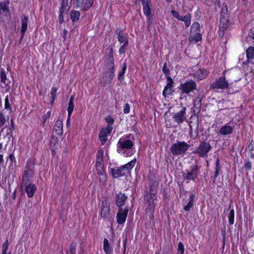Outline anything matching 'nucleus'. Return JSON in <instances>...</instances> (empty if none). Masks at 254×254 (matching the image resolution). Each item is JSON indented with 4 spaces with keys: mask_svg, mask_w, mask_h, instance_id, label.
<instances>
[{
    "mask_svg": "<svg viewBox=\"0 0 254 254\" xmlns=\"http://www.w3.org/2000/svg\"><path fill=\"white\" fill-rule=\"evenodd\" d=\"M114 59L111 49V53L107 59L106 67L104 69L103 76L100 79V83L103 86H105L108 83H111L115 76Z\"/></svg>",
    "mask_w": 254,
    "mask_h": 254,
    "instance_id": "nucleus-1",
    "label": "nucleus"
},
{
    "mask_svg": "<svg viewBox=\"0 0 254 254\" xmlns=\"http://www.w3.org/2000/svg\"><path fill=\"white\" fill-rule=\"evenodd\" d=\"M158 185L156 182H152L150 186L149 192L144 195V199L146 201L148 207L147 211L149 212L151 215L153 216L155 204H156V193L157 192Z\"/></svg>",
    "mask_w": 254,
    "mask_h": 254,
    "instance_id": "nucleus-2",
    "label": "nucleus"
},
{
    "mask_svg": "<svg viewBox=\"0 0 254 254\" xmlns=\"http://www.w3.org/2000/svg\"><path fill=\"white\" fill-rule=\"evenodd\" d=\"M25 168L21 183V187L27 186L34 175V162L33 160L29 159L27 161Z\"/></svg>",
    "mask_w": 254,
    "mask_h": 254,
    "instance_id": "nucleus-3",
    "label": "nucleus"
},
{
    "mask_svg": "<svg viewBox=\"0 0 254 254\" xmlns=\"http://www.w3.org/2000/svg\"><path fill=\"white\" fill-rule=\"evenodd\" d=\"M190 147V145L185 141H177L170 148V151L174 155L184 156Z\"/></svg>",
    "mask_w": 254,
    "mask_h": 254,
    "instance_id": "nucleus-4",
    "label": "nucleus"
},
{
    "mask_svg": "<svg viewBox=\"0 0 254 254\" xmlns=\"http://www.w3.org/2000/svg\"><path fill=\"white\" fill-rule=\"evenodd\" d=\"M220 18L219 36L220 37H223L224 35L225 31L229 26V21L228 20V15L227 13V8L225 9L223 8H222Z\"/></svg>",
    "mask_w": 254,
    "mask_h": 254,
    "instance_id": "nucleus-5",
    "label": "nucleus"
},
{
    "mask_svg": "<svg viewBox=\"0 0 254 254\" xmlns=\"http://www.w3.org/2000/svg\"><path fill=\"white\" fill-rule=\"evenodd\" d=\"M211 149V146L209 143L202 141L194 152L198 154L199 157H205L207 156V154Z\"/></svg>",
    "mask_w": 254,
    "mask_h": 254,
    "instance_id": "nucleus-6",
    "label": "nucleus"
},
{
    "mask_svg": "<svg viewBox=\"0 0 254 254\" xmlns=\"http://www.w3.org/2000/svg\"><path fill=\"white\" fill-rule=\"evenodd\" d=\"M229 87L228 82L226 81L225 76L217 78L214 82L210 84V89H224Z\"/></svg>",
    "mask_w": 254,
    "mask_h": 254,
    "instance_id": "nucleus-7",
    "label": "nucleus"
},
{
    "mask_svg": "<svg viewBox=\"0 0 254 254\" xmlns=\"http://www.w3.org/2000/svg\"><path fill=\"white\" fill-rule=\"evenodd\" d=\"M171 14L172 16L178 20L183 21L186 27L190 26L191 23V15L190 13H187L185 16H181L179 12L175 10H172Z\"/></svg>",
    "mask_w": 254,
    "mask_h": 254,
    "instance_id": "nucleus-8",
    "label": "nucleus"
},
{
    "mask_svg": "<svg viewBox=\"0 0 254 254\" xmlns=\"http://www.w3.org/2000/svg\"><path fill=\"white\" fill-rule=\"evenodd\" d=\"M196 89V84L192 80L187 81L181 85L180 90L183 93L189 94Z\"/></svg>",
    "mask_w": 254,
    "mask_h": 254,
    "instance_id": "nucleus-9",
    "label": "nucleus"
},
{
    "mask_svg": "<svg viewBox=\"0 0 254 254\" xmlns=\"http://www.w3.org/2000/svg\"><path fill=\"white\" fill-rule=\"evenodd\" d=\"M93 0H74L75 7L83 11H87L92 5Z\"/></svg>",
    "mask_w": 254,
    "mask_h": 254,
    "instance_id": "nucleus-10",
    "label": "nucleus"
},
{
    "mask_svg": "<svg viewBox=\"0 0 254 254\" xmlns=\"http://www.w3.org/2000/svg\"><path fill=\"white\" fill-rule=\"evenodd\" d=\"M186 108L182 107L181 109L173 115V119L175 122L178 124L182 123L187 118Z\"/></svg>",
    "mask_w": 254,
    "mask_h": 254,
    "instance_id": "nucleus-11",
    "label": "nucleus"
},
{
    "mask_svg": "<svg viewBox=\"0 0 254 254\" xmlns=\"http://www.w3.org/2000/svg\"><path fill=\"white\" fill-rule=\"evenodd\" d=\"M167 83L164 88L163 91V95L164 97H166L169 95H171L174 91L173 89V84L174 83L172 78L170 76L167 77Z\"/></svg>",
    "mask_w": 254,
    "mask_h": 254,
    "instance_id": "nucleus-12",
    "label": "nucleus"
},
{
    "mask_svg": "<svg viewBox=\"0 0 254 254\" xmlns=\"http://www.w3.org/2000/svg\"><path fill=\"white\" fill-rule=\"evenodd\" d=\"M118 145L119 148L118 149V152H120L122 149H130L133 146L132 141L129 139H126L125 138H120L118 141Z\"/></svg>",
    "mask_w": 254,
    "mask_h": 254,
    "instance_id": "nucleus-13",
    "label": "nucleus"
},
{
    "mask_svg": "<svg viewBox=\"0 0 254 254\" xmlns=\"http://www.w3.org/2000/svg\"><path fill=\"white\" fill-rule=\"evenodd\" d=\"M128 209L127 207L125 208H120L117 214V222L118 223L122 224L124 223L128 213Z\"/></svg>",
    "mask_w": 254,
    "mask_h": 254,
    "instance_id": "nucleus-14",
    "label": "nucleus"
},
{
    "mask_svg": "<svg viewBox=\"0 0 254 254\" xmlns=\"http://www.w3.org/2000/svg\"><path fill=\"white\" fill-rule=\"evenodd\" d=\"M197 167L196 166L192 167L191 171L188 173H183V177L184 180H195L197 177Z\"/></svg>",
    "mask_w": 254,
    "mask_h": 254,
    "instance_id": "nucleus-15",
    "label": "nucleus"
},
{
    "mask_svg": "<svg viewBox=\"0 0 254 254\" xmlns=\"http://www.w3.org/2000/svg\"><path fill=\"white\" fill-rule=\"evenodd\" d=\"M111 127H107L102 128L99 132V138L101 140V144L103 145L106 142L107 139V135L111 133Z\"/></svg>",
    "mask_w": 254,
    "mask_h": 254,
    "instance_id": "nucleus-16",
    "label": "nucleus"
},
{
    "mask_svg": "<svg viewBox=\"0 0 254 254\" xmlns=\"http://www.w3.org/2000/svg\"><path fill=\"white\" fill-rule=\"evenodd\" d=\"M127 196L125 193L119 192L116 196V204L120 208L124 205L125 201L127 199Z\"/></svg>",
    "mask_w": 254,
    "mask_h": 254,
    "instance_id": "nucleus-17",
    "label": "nucleus"
},
{
    "mask_svg": "<svg viewBox=\"0 0 254 254\" xmlns=\"http://www.w3.org/2000/svg\"><path fill=\"white\" fill-rule=\"evenodd\" d=\"M0 78L1 82L3 83V84H4L6 85V87H7L6 91H8L10 87V81L7 79L5 71L3 68H1L0 69Z\"/></svg>",
    "mask_w": 254,
    "mask_h": 254,
    "instance_id": "nucleus-18",
    "label": "nucleus"
},
{
    "mask_svg": "<svg viewBox=\"0 0 254 254\" xmlns=\"http://www.w3.org/2000/svg\"><path fill=\"white\" fill-rule=\"evenodd\" d=\"M117 34L118 35V39L119 42L120 43H123L124 46H127L128 44V40L127 39V34L124 33L121 30L117 32Z\"/></svg>",
    "mask_w": 254,
    "mask_h": 254,
    "instance_id": "nucleus-19",
    "label": "nucleus"
},
{
    "mask_svg": "<svg viewBox=\"0 0 254 254\" xmlns=\"http://www.w3.org/2000/svg\"><path fill=\"white\" fill-rule=\"evenodd\" d=\"M63 124L61 120H57L54 126V130L57 132V134L59 136H62L63 133Z\"/></svg>",
    "mask_w": 254,
    "mask_h": 254,
    "instance_id": "nucleus-20",
    "label": "nucleus"
},
{
    "mask_svg": "<svg viewBox=\"0 0 254 254\" xmlns=\"http://www.w3.org/2000/svg\"><path fill=\"white\" fill-rule=\"evenodd\" d=\"M233 128L226 124L222 126L219 130V133L222 135H227L231 134L233 132Z\"/></svg>",
    "mask_w": 254,
    "mask_h": 254,
    "instance_id": "nucleus-21",
    "label": "nucleus"
},
{
    "mask_svg": "<svg viewBox=\"0 0 254 254\" xmlns=\"http://www.w3.org/2000/svg\"><path fill=\"white\" fill-rule=\"evenodd\" d=\"M24 187H25V191L28 197H32L34 195L36 190L35 185L33 184L28 183L27 186H24Z\"/></svg>",
    "mask_w": 254,
    "mask_h": 254,
    "instance_id": "nucleus-22",
    "label": "nucleus"
},
{
    "mask_svg": "<svg viewBox=\"0 0 254 254\" xmlns=\"http://www.w3.org/2000/svg\"><path fill=\"white\" fill-rule=\"evenodd\" d=\"M28 21V17H24L21 20V29L20 31V33L21 35V39H22L25 34V32H26L27 29V23Z\"/></svg>",
    "mask_w": 254,
    "mask_h": 254,
    "instance_id": "nucleus-23",
    "label": "nucleus"
},
{
    "mask_svg": "<svg viewBox=\"0 0 254 254\" xmlns=\"http://www.w3.org/2000/svg\"><path fill=\"white\" fill-rule=\"evenodd\" d=\"M195 197V195L193 193H191L190 195L189 198V202L188 204L184 206V209L186 211H189L190 210V208L194 205V198Z\"/></svg>",
    "mask_w": 254,
    "mask_h": 254,
    "instance_id": "nucleus-24",
    "label": "nucleus"
},
{
    "mask_svg": "<svg viewBox=\"0 0 254 254\" xmlns=\"http://www.w3.org/2000/svg\"><path fill=\"white\" fill-rule=\"evenodd\" d=\"M113 176L114 178H118L124 175L126 173L124 168L122 166L118 169L113 170L112 171Z\"/></svg>",
    "mask_w": 254,
    "mask_h": 254,
    "instance_id": "nucleus-25",
    "label": "nucleus"
},
{
    "mask_svg": "<svg viewBox=\"0 0 254 254\" xmlns=\"http://www.w3.org/2000/svg\"><path fill=\"white\" fill-rule=\"evenodd\" d=\"M70 19L72 21V22H77L80 17V13L78 11L72 10L71 11L70 13Z\"/></svg>",
    "mask_w": 254,
    "mask_h": 254,
    "instance_id": "nucleus-26",
    "label": "nucleus"
},
{
    "mask_svg": "<svg viewBox=\"0 0 254 254\" xmlns=\"http://www.w3.org/2000/svg\"><path fill=\"white\" fill-rule=\"evenodd\" d=\"M136 159H134L128 163L125 164L122 167L124 168L125 172H128L134 166L136 163Z\"/></svg>",
    "mask_w": 254,
    "mask_h": 254,
    "instance_id": "nucleus-27",
    "label": "nucleus"
},
{
    "mask_svg": "<svg viewBox=\"0 0 254 254\" xmlns=\"http://www.w3.org/2000/svg\"><path fill=\"white\" fill-rule=\"evenodd\" d=\"M103 249H104L105 252L107 254H110L112 252V249L111 248V247L109 245L108 240L106 238H105L104 239Z\"/></svg>",
    "mask_w": 254,
    "mask_h": 254,
    "instance_id": "nucleus-28",
    "label": "nucleus"
},
{
    "mask_svg": "<svg viewBox=\"0 0 254 254\" xmlns=\"http://www.w3.org/2000/svg\"><path fill=\"white\" fill-rule=\"evenodd\" d=\"M74 97L73 96H71L70 97L69 102H68V107L67 108V112L68 115L69 116H70L72 112L73 111V110L74 109V104H73V100H74Z\"/></svg>",
    "mask_w": 254,
    "mask_h": 254,
    "instance_id": "nucleus-29",
    "label": "nucleus"
},
{
    "mask_svg": "<svg viewBox=\"0 0 254 254\" xmlns=\"http://www.w3.org/2000/svg\"><path fill=\"white\" fill-rule=\"evenodd\" d=\"M110 213V208L108 205L103 206L101 212V216L102 218H105L108 217Z\"/></svg>",
    "mask_w": 254,
    "mask_h": 254,
    "instance_id": "nucleus-30",
    "label": "nucleus"
},
{
    "mask_svg": "<svg viewBox=\"0 0 254 254\" xmlns=\"http://www.w3.org/2000/svg\"><path fill=\"white\" fill-rule=\"evenodd\" d=\"M142 4L143 7V12L144 13L146 16H149L151 14V9L150 8L148 4V1L145 2L143 1V2L142 3Z\"/></svg>",
    "mask_w": 254,
    "mask_h": 254,
    "instance_id": "nucleus-31",
    "label": "nucleus"
},
{
    "mask_svg": "<svg viewBox=\"0 0 254 254\" xmlns=\"http://www.w3.org/2000/svg\"><path fill=\"white\" fill-rule=\"evenodd\" d=\"M247 57L248 60L253 59L254 58V48L250 47L246 51Z\"/></svg>",
    "mask_w": 254,
    "mask_h": 254,
    "instance_id": "nucleus-32",
    "label": "nucleus"
},
{
    "mask_svg": "<svg viewBox=\"0 0 254 254\" xmlns=\"http://www.w3.org/2000/svg\"><path fill=\"white\" fill-rule=\"evenodd\" d=\"M221 169V167L220 166L219 160L218 157L217 158L216 161V166H215V174H214V179L213 180V183H215L216 178L218 177L219 171Z\"/></svg>",
    "mask_w": 254,
    "mask_h": 254,
    "instance_id": "nucleus-33",
    "label": "nucleus"
},
{
    "mask_svg": "<svg viewBox=\"0 0 254 254\" xmlns=\"http://www.w3.org/2000/svg\"><path fill=\"white\" fill-rule=\"evenodd\" d=\"M201 97H200V95H199L194 101V107L197 110H199L201 108Z\"/></svg>",
    "mask_w": 254,
    "mask_h": 254,
    "instance_id": "nucleus-34",
    "label": "nucleus"
},
{
    "mask_svg": "<svg viewBox=\"0 0 254 254\" xmlns=\"http://www.w3.org/2000/svg\"><path fill=\"white\" fill-rule=\"evenodd\" d=\"M199 31V24L197 22L193 23L190 28V33L198 32Z\"/></svg>",
    "mask_w": 254,
    "mask_h": 254,
    "instance_id": "nucleus-35",
    "label": "nucleus"
},
{
    "mask_svg": "<svg viewBox=\"0 0 254 254\" xmlns=\"http://www.w3.org/2000/svg\"><path fill=\"white\" fill-rule=\"evenodd\" d=\"M127 69V64L126 63H124L123 64V68L122 70L120 71L118 74V79L119 80L122 81L124 79V76L125 73V71Z\"/></svg>",
    "mask_w": 254,
    "mask_h": 254,
    "instance_id": "nucleus-36",
    "label": "nucleus"
},
{
    "mask_svg": "<svg viewBox=\"0 0 254 254\" xmlns=\"http://www.w3.org/2000/svg\"><path fill=\"white\" fill-rule=\"evenodd\" d=\"M190 38L192 40H194L195 42H198L201 40V35L198 32H195L191 34Z\"/></svg>",
    "mask_w": 254,
    "mask_h": 254,
    "instance_id": "nucleus-37",
    "label": "nucleus"
},
{
    "mask_svg": "<svg viewBox=\"0 0 254 254\" xmlns=\"http://www.w3.org/2000/svg\"><path fill=\"white\" fill-rule=\"evenodd\" d=\"M54 139H53L50 141V148L52 150L53 154L55 152V150L58 149L59 147V144L54 141Z\"/></svg>",
    "mask_w": 254,
    "mask_h": 254,
    "instance_id": "nucleus-38",
    "label": "nucleus"
},
{
    "mask_svg": "<svg viewBox=\"0 0 254 254\" xmlns=\"http://www.w3.org/2000/svg\"><path fill=\"white\" fill-rule=\"evenodd\" d=\"M229 223L230 225H233L234 222V210L231 209L228 216Z\"/></svg>",
    "mask_w": 254,
    "mask_h": 254,
    "instance_id": "nucleus-39",
    "label": "nucleus"
},
{
    "mask_svg": "<svg viewBox=\"0 0 254 254\" xmlns=\"http://www.w3.org/2000/svg\"><path fill=\"white\" fill-rule=\"evenodd\" d=\"M68 0H62V6L60 10L65 11L68 10Z\"/></svg>",
    "mask_w": 254,
    "mask_h": 254,
    "instance_id": "nucleus-40",
    "label": "nucleus"
},
{
    "mask_svg": "<svg viewBox=\"0 0 254 254\" xmlns=\"http://www.w3.org/2000/svg\"><path fill=\"white\" fill-rule=\"evenodd\" d=\"M51 115V112L48 111L42 116V120H43L42 126H43V127L45 126L46 122H47V120L50 117Z\"/></svg>",
    "mask_w": 254,
    "mask_h": 254,
    "instance_id": "nucleus-41",
    "label": "nucleus"
},
{
    "mask_svg": "<svg viewBox=\"0 0 254 254\" xmlns=\"http://www.w3.org/2000/svg\"><path fill=\"white\" fill-rule=\"evenodd\" d=\"M57 90H58V89L56 87H53L51 89V98L52 99V103H53L54 102L55 99H56Z\"/></svg>",
    "mask_w": 254,
    "mask_h": 254,
    "instance_id": "nucleus-42",
    "label": "nucleus"
},
{
    "mask_svg": "<svg viewBox=\"0 0 254 254\" xmlns=\"http://www.w3.org/2000/svg\"><path fill=\"white\" fill-rule=\"evenodd\" d=\"M76 243H72L70 246V249L69 252H68V254L69 253V254H75L76 251Z\"/></svg>",
    "mask_w": 254,
    "mask_h": 254,
    "instance_id": "nucleus-43",
    "label": "nucleus"
},
{
    "mask_svg": "<svg viewBox=\"0 0 254 254\" xmlns=\"http://www.w3.org/2000/svg\"><path fill=\"white\" fill-rule=\"evenodd\" d=\"M106 121L108 123L107 127H111V130H112V129H113L112 125H113V123L114 122V119L110 117H108L106 118Z\"/></svg>",
    "mask_w": 254,
    "mask_h": 254,
    "instance_id": "nucleus-44",
    "label": "nucleus"
},
{
    "mask_svg": "<svg viewBox=\"0 0 254 254\" xmlns=\"http://www.w3.org/2000/svg\"><path fill=\"white\" fill-rule=\"evenodd\" d=\"M4 108L5 109L9 110L10 111H11L12 108L10 106L9 103V99L8 97L7 96L4 100Z\"/></svg>",
    "mask_w": 254,
    "mask_h": 254,
    "instance_id": "nucleus-45",
    "label": "nucleus"
},
{
    "mask_svg": "<svg viewBox=\"0 0 254 254\" xmlns=\"http://www.w3.org/2000/svg\"><path fill=\"white\" fill-rule=\"evenodd\" d=\"M162 71L166 75L169 76L168 75L170 74V70L168 67L167 66L166 63H165L164 64V65L162 68Z\"/></svg>",
    "mask_w": 254,
    "mask_h": 254,
    "instance_id": "nucleus-46",
    "label": "nucleus"
},
{
    "mask_svg": "<svg viewBox=\"0 0 254 254\" xmlns=\"http://www.w3.org/2000/svg\"><path fill=\"white\" fill-rule=\"evenodd\" d=\"M5 117L2 112H0V127H1L5 123Z\"/></svg>",
    "mask_w": 254,
    "mask_h": 254,
    "instance_id": "nucleus-47",
    "label": "nucleus"
},
{
    "mask_svg": "<svg viewBox=\"0 0 254 254\" xmlns=\"http://www.w3.org/2000/svg\"><path fill=\"white\" fill-rule=\"evenodd\" d=\"M178 253H179L180 254H184V247L183 244L181 242H180L179 243L178 247Z\"/></svg>",
    "mask_w": 254,
    "mask_h": 254,
    "instance_id": "nucleus-48",
    "label": "nucleus"
},
{
    "mask_svg": "<svg viewBox=\"0 0 254 254\" xmlns=\"http://www.w3.org/2000/svg\"><path fill=\"white\" fill-rule=\"evenodd\" d=\"M0 10L3 12H7L8 11V8L5 3H0Z\"/></svg>",
    "mask_w": 254,
    "mask_h": 254,
    "instance_id": "nucleus-49",
    "label": "nucleus"
},
{
    "mask_svg": "<svg viewBox=\"0 0 254 254\" xmlns=\"http://www.w3.org/2000/svg\"><path fill=\"white\" fill-rule=\"evenodd\" d=\"M191 123L189 124V127H190V135L191 137H192L193 139H194L196 136H197V134H198V123H197V125H196V132H197L196 133V135L193 137L192 136L191 134L192 133V126L191 125Z\"/></svg>",
    "mask_w": 254,
    "mask_h": 254,
    "instance_id": "nucleus-50",
    "label": "nucleus"
},
{
    "mask_svg": "<svg viewBox=\"0 0 254 254\" xmlns=\"http://www.w3.org/2000/svg\"><path fill=\"white\" fill-rule=\"evenodd\" d=\"M99 175V179L100 182H104L106 180V175L104 172H101Z\"/></svg>",
    "mask_w": 254,
    "mask_h": 254,
    "instance_id": "nucleus-51",
    "label": "nucleus"
},
{
    "mask_svg": "<svg viewBox=\"0 0 254 254\" xmlns=\"http://www.w3.org/2000/svg\"><path fill=\"white\" fill-rule=\"evenodd\" d=\"M103 159L96 158V166L97 167H100L102 168Z\"/></svg>",
    "mask_w": 254,
    "mask_h": 254,
    "instance_id": "nucleus-52",
    "label": "nucleus"
},
{
    "mask_svg": "<svg viewBox=\"0 0 254 254\" xmlns=\"http://www.w3.org/2000/svg\"><path fill=\"white\" fill-rule=\"evenodd\" d=\"M8 247V240H6L2 246V251H7Z\"/></svg>",
    "mask_w": 254,
    "mask_h": 254,
    "instance_id": "nucleus-53",
    "label": "nucleus"
},
{
    "mask_svg": "<svg viewBox=\"0 0 254 254\" xmlns=\"http://www.w3.org/2000/svg\"><path fill=\"white\" fill-rule=\"evenodd\" d=\"M130 111V107L128 103H126L124 108V112L125 114H127Z\"/></svg>",
    "mask_w": 254,
    "mask_h": 254,
    "instance_id": "nucleus-54",
    "label": "nucleus"
},
{
    "mask_svg": "<svg viewBox=\"0 0 254 254\" xmlns=\"http://www.w3.org/2000/svg\"><path fill=\"white\" fill-rule=\"evenodd\" d=\"M208 74V71L206 70L202 71L201 76H199V79L201 80L204 78H205Z\"/></svg>",
    "mask_w": 254,
    "mask_h": 254,
    "instance_id": "nucleus-55",
    "label": "nucleus"
},
{
    "mask_svg": "<svg viewBox=\"0 0 254 254\" xmlns=\"http://www.w3.org/2000/svg\"><path fill=\"white\" fill-rule=\"evenodd\" d=\"M103 150L102 149H99L98 151L96 158L103 159Z\"/></svg>",
    "mask_w": 254,
    "mask_h": 254,
    "instance_id": "nucleus-56",
    "label": "nucleus"
},
{
    "mask_svg": "<svg viewBox=\"0 0 254 254\" xmlns=\"http://www.w3.org/2000/svg\"><path fill=\"white\" fill-rule=\"evenodd\" d=\"M65 11H61L60 10V16H59V21H60V23H63L64 22V15H63V14L64 13V12Z\"/></svg>",
    "mask_w": 254,
    "mask_h": 254,
    "instance_id": "nucleus-57",
    "label": "nucleus"
},
{
    "mask_svg": "<svg viewBox=\"0 0 254 254\" xmlns=\"http://www.w3.org/2000/svg\"><path fill=\"white\" fill-rule=\"evenodd\" d=\"M245 168L247 170H250L251 169V162L247 161L245 164Z\"/></svg>",
    "mask_w": 254,
    "mask_h": 254,
    "instance_id": "nucleus-58",
    "label": "nucleus"
},
{
    "mask_svg": "<svg viewBox=\"0 0 254 254\" xmlns=\"http://www.w3.org/2000/svg\"><path fill=\"white\" fill-rule=\"evenodd\" d=\"M126 46H124V44H123V45L120 47V49H119V53H120V54H123V53H124L125 52V51H126V49H125V48H126Z\"/></svg>",
    "mask_w": 254,
    "mask_h": 254,
    "instance_id": "nucleus-59",
    "label": "nucleus"
},
{
    "mask_svg": "<svg viewBox=\"0 0 254 254\" xmlns=\"http://www.w3.org/2000/svg\"><path fill=\"white\" fill-rule=\"evenodd\" d=\"M249 153L251 157L254 158V149H248Z\"/></svg>",
    "mask_w": 254,
    "mask_h": 254,
    "instance_id": "nucleus-60",
    "label": "nucleus"
},
{
    "mask_svg": "<svg viewBox=\"0 0 254 254\" xmlns=\"http://www.w3.org/2000/svg\"><path fill=\"white\" fill-rule=\"evenodd\" d=\"M254 149V142L252 141L248 146V149Z\"/></svg>",
    "mask_w": 254,
    "mask_h": 254,
    "instance_id": "nucleus-61",
    "label": "nucleus"
},
{
    "mask_svg": "<svg viewBox=\"0 0 254 254\" xmlns=\"http://www.w3.org/2000/svg\"><path fill=\"white\" fill-rule=\"evenodd\" d=\"M201 72L202 70H198L196 73H195L194 76L199 79V76H201Z\"/></svg>",
    "mask_w": 254,
    "mask_h": 254,
    "instance_id": "nucleus-62",
    "label": "nucleus"
},
{
    "mask_svg": "<svg viewBox=\"0 0 254 254\" xmlns=\"http://www.w3.org/2000/svg\"><path fill=\"white\" fill-rule=\"evenodd\" d=\"M186 193V191L185 190H184V188H181L180 189V196L183 195V194H185Z\"/></svg>",
    "mask_w": 254,
    "mask_h": 254,
    "instance_id": "nucleus-63",
    "label": "nucleus"
},
{
    "mask_svg": "<svg viewBox=\"0 0 254 254\" xmlns=\"http://www.w3.org/2000/svg\"><path fill=\"white\" fill-rule=\"evenodd\" d=\"M9 158L12 162H13L15 159V157L13 154H10L9 155Z\"/></svg>",
    "mask_w": 254,
    "mask_h": 254,
    "instance_id": "nucleus-64",
    "label": "nucleus"
}]
</instances>
